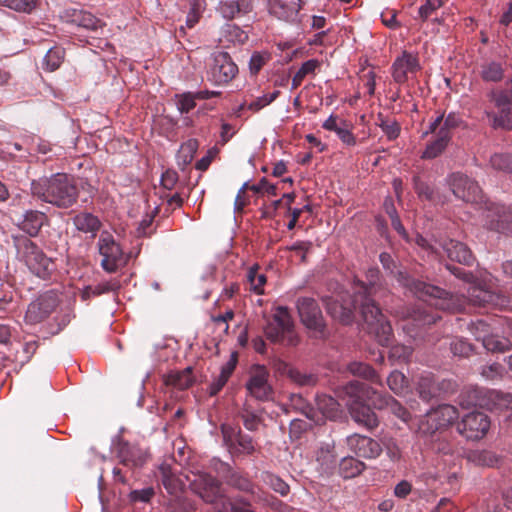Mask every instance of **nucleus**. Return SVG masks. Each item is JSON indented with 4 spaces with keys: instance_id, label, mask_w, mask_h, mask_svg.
<instances>
[{
    "instance_id": "ea45409f",
    "label": "nucleus",
    "mask_w": 512,
    "mask_h": 512,
    "mask_svg": "<svg viewBox=\"0 0 512 512\" xmlns=\"http://www.w3.org/2000/svg\"><path fill=\"white\" fill-rule=\"evenodd\" d=\"M504 71L502 64L495 61L483 63L480 67V75L484 81L499 82Z\"/></svg>"
},
{
    "instance_id": "6ab92c4d",
    "label": "nucleus",
    "mask_w": 512,
    "mask_h": 512,
    "mask_svg": "<svg viewBox=\"0 0 512 512\" xmlns=\"http://www.w3.org/2000/svg\"><path fill=\"white\" fill-rule=\"evenodd\" d=\"M421 70L419 58L411 52L404 51L392 64V77L398 84L408 81V76Z\"/></svg>"
},
{
    "instance_id": "69168bd1",
    "label": "nucleus",
    "mask_w": 512,
    "mask_h": 512,
    "mask_svg": "<svg viewBox=\"0 0 512 512\" xmlns=\"http://www.w3.org/2000/svg\"><path fill=\"white\" fill-rule=\"evenodd\" d=\"M177 99V109L180 110L182 114L189 113L196 106V98L192 92L183 93L182 95L177 96Z\"/></svg>"
},
{
    "instance_id": "79ce46f5",
    "label": "nucleus",
    "mask_w": 512,
    "mask_h": 512,
    "mask_svg": "<svg viewBox=\"0 0 512 512\" xmlns=\"http://www.w3.org/2000/svg\"><path fill=\"white\" fill-rule=\"evenodd\" d=\"M411 318L413 322H416V325L426 326L435 324L440 319V316L431 313L426 306L419 305L413 310Z\"/></svg>"
},
{
    "instance_id": "393cba45",
    "label": "nucleus",
    "mask_w": 512,
    "mask_h": 512,
    "mask_svg": "<svg viewBox=\"0 0 512 512\" xmlns=\"http://www.w3.org/2000/svg\"><path fill=\"white\" fill-rule=\"evenodd\" d=\"M300 9L301 0H295L289 4L285 0H270L268 2L269 13L284 21H293Z\"/></svg>"
},
{
    "instance_id": "3c124183",
    "label": "nucleus",
    "mask_w": 512,
    "mask_h": 512,
    "mask_svg": "<svg viewBox=\"0 0 512 512\" xmlns=\"http://www.w3.org/2000/svg\"><path fill=\"white\" fill-rule=\"evenodd\" d=\"M13 305V289L0 278V312H8Z\"/></svg>"
},
{
    "instance_id": "7c9ffc66",
    "label": "nucleus",
    "mask_w": 512,
    "mask_h": 512,
    "mask_svg": "<svg viewBox=\"0 0 512 512\" xmlns=\"http://www.w3.org/2000/svg\"><path fill=\"white\" fill-rule=\"evenodd\" d=\"M462 123L461 117L455 113L447 114L446 118L443 114L438 115L434 121L429 124L428 131L424 133L427 136L429 133L443 132L445 134H452V130L459 127Z\"/></svg>"
},
{
    "instance_id": "f704fd0d",
    "label": "nucleus",
    "mask_w": 512,
    "mask_h": 512,
    "mask_svg": "<svg viewBox=\"0 0 512 512\" xmlns=\"http://www.w3.org/2000/svg\"><path fill=\"white\" fill-rule=\"evenodd\" d=\"M316 407L323 416L330 420H336L341 416L340 404L327 394H320L315 399Z\"/></svg>"
},
{
    "instance_id": "5701e85b",
    "label": "nucleus",
    "mask_w": 512,
    "mask_h": 512,
    "mask_svg": "<svg viewBox=\"0 0 512 512\" xmlns=\"http://www.w3.org/2000/svg\"><path fill=\"white\" fill-rule=\"evenodd\" d=\"M252 10L253 2L251 0H221L217 6V12L226 20L240 18Z\"/></svg>"
},
{
    "instance_id": "473e14b6",
    "label": "nucleus",
    "mask_w": 512,
    "mask_h": 512,
    "mask_svg": "<svg viewBox=\"0 0 512 512\" xmlns=\"http://www.w3.org/2000/svg\"><path fill=\"white\" fill-rule=\"evenodd\" d=\"M434 135L433 141L428 142L422 159H434L442 154L447 148L448 143L452 139V134H445L443 132L432 133Z\"/></svg>"
},
{
    "instance_id": "6e6d98bb",
    "label": "nucleus",
    "mask_w": 512,
    "mask_h": 512,
    "mask_svg": "<svg viewBox=\"0 0 512 512\" xmlns=\"http://www.w3.org/2000/svg\"><path fill=\"white\" fill-rule=\"evenodd\" d=\"M288 379L299 386H314L317 383L315 374L303 372L296 368L290 373Z\"/></svg>"
},
{
    "instance_id": "2eb2a0df",
    "label": "nucleus",
    "mask_w": 512,
    "mask_h": 512,
    "mask_svg": "<svg viewBox=\"0 0 512 512\" xmlns=\"http://www.w3.org/2000/svg\"><path fill=\"white\" fill-rule=\"evenodd\" d=\"M58 302L57 294L51 291L38 296L36 300L28 305L25 312V322L32 325L44 322L56 310Z\"/></svg>"
},
{
    "instance_id": "a18cd8bd",
    "label": "nucleus",
    "mask_w": 512,
    "mask_h": 512,
    "mask_svg": "<svg viewBox=\"0 0 512 512\" xmlns=\"http://www.w3.org/2000/svg\"><path fill=\"white\" fill-rule=\"evenodd\" d=\"M194 383L191 368L188 367L182 372H176L169 376V384H172L177 389H188Z\"/></svg>"
},
{
    "instance_id": "de8ad7c7",
    "label": "nucleus",
    "mask_w": 512,
    "mask_h": 512,
    "mask_svg": "<svg viewBox=\"0 0 512 512\" xmlns=\"http://www.w3.org/2000/svg\"><path fill=\"white\" fill-rule=\"evenodd\" d=\"M490 164L494 170L512 173V154L494 153L491 156Z\"/></svg>"
},
{
    "instance_id": "f3484780",
    "label": "nucleus",
    "mask_w": 512,
    "mask_h": 512,
    "mask_svg": "<svg viewBox=\"0 0 512 512\" xmlns=\"http://www.w3.org/2000/svg\"><path fill=\"white\" fill-rule=\"evenodd\" d=\"M191 489L207 503H217L223 496L221 482L208 473H200L190 482Z\"/></svg>"
},
{
    "instance_id": "dca6fc26",
    "label": "nucleus",
    "mask_w": 512,
    "mask_h": 512,
    "mask_svg": "<svg viewBox=\"0 0 512 512\" xmlns=\"http://www.w3.org/2000/svg\"><path fill=\"white\" fill-rule=\"evenodd\" d=\"M296 307H298L301 323L307 329L313 330L322 336L324 332L323 317L320 306L315 299L302 297L296 302Z\"/></svg>"
},
{
    "instance_id": "e433bc0d",
    "label": "nucleus",
    "mask_w": 512,
    "mask_h": 512,
    "mask_svg": "<svg viewBox=\"0 0 512 512\" xmlns=\"http://www.w3.org/2000/svg\"><path fill=\"white\" fill-rule=\"evenodd\" d=\"M477 334L478 341H481L482 345H484L485 349L488 351L504 353L510 351L512 348L511 340L508 338L499 337L492 333L489 335Z\"/></svg>"
},
{
    "instance_id": "b1692460",
    "label": "nucleus",
    "mask_w": 512,
    "mask_h": 512,
    "mask_svg": "<svg viewBox=\"0 0 512 512\" xmlns=\"http://www.w3.org/2000/svg\"><path fill=\"white\" fill-rule=\"evenodd\" d=\"M65 19L71 24L80 26L89 31L97 32L103 29V22L101 19L96 18L91 12L82 9L71 8L65 11Z\"/></svg>"
},
{
    "instance_id": "412c9836",
    "label": "nucleus",
    "mask_w": 512,
    "mask_h": 512,
    "mask_svg": "<svg viewBox=\"0 0 512 512\" xmlns=\"http://www.w3.org/2000/svg\"><path fill=\"white\" fill-rule=\"evenodd\" d=\"M223 440L226 441L230 446L239 447V451L246 455H251L255 451L254 440L248 434H244L241 428H234L227 424H223L221 427Z\"/></svg>"
},
{
    "instance_id": "680f3d73",
    "label": "nucleus",
    "mask_w": 512,
    "mask_h": 512,
    "mask_svg": "<svg viewBox=\"0 0 512 512\" xmlns=\"http://www.w3.org/2000/svg\"><path fill=\"white\" fill-rule=\"evenodd\" d=\"M412 348L404 344H395L389 350V359L393 361L405 362L412 356Z\"/></svg>"
},
{
    "instance_id": "8fccbe9b",
    "label": "nucleus",
    "mask_w": 512,
    "mask_h": 512,
    "mask_svg": "<svg viewBox=\"0 0 512 512\" xmlns=\"http://www.w3.org/2000/svg\"><path fill=\"white\" fill-rule=\"evenodd\" d=\"M157 213V209L153 210L150 213L144 214L142 220L137 222L136 228V237L143 238L148 237L151 233L154 232L152 229V222L154 221L155 215Z\"/></svg>"
},
{
    "instance_id": "c756f323",
    "label": "nucleus",
    "mask_w": 512,
    "mask_h": 512,
    "mask_svg": "<svg viewBox=\"0 0 512 512\" xmlns=\"http://www.w3.org/2000/svg\"><path fill=\"white\" fill-rule=\"evenodd\" d=\"M218 41H220L223 47L242 45L248 41V33L236 24H226L222 26L221 36L218 38Z\"/></svg>"
},
{
    "instance_id": "49530a36",
    "label": "nucleus",
    "mask_w": 512,
    "mask_h": 512,
    "mask_svg": "<svg viewBox=\"0 0 512 512\" xmlns=\"http://www.w3.org/2000/svg\"><path fill=\"white\" fill-rule=\"evenodd\" d=\"M414 191L418 194L419 199L433 201L435 199L434 187L427 182L421 180L420 176L413 177Z\"/></svg>"
},
{
    "instance_id": "864d4df0",
    "label": "nucleus",
    "mask_w": 512,
    "mask_h": 512,
    "mask_svg": "<svg viewBox=\"0 0 512 512\" xmlns=\"http://www.w3.org/2000/svg\"><path fill=\"white\" fill-rule=\"evenodd\" d=\"M150 461L149 450L146 447L134 445L130 447V463L135 467H142Z\"/></svg>"
},
{
    "instance_id": "a19ab883",
    "label": "nucleus",
    "mask_w": 512,
    "mask_h": 512,
    "mask_svg": "<svg viewBox=\"0 0 512 512\" xmlns=\"http://www.w3.org/2000/svg\"><path fill=\"white\" fill-rule=\"evenodd\" d=\"M387 385L396 395H406L409 389L408 379L402 372H391L387 377Z\"/></svg>"
},
{
    "instance_id": "c85d7f7f",
    "label": "nucleus",
    "mask_w": 512,
    "mask_h": 512,
    "mask_svg": "<svg viewBox=\"0 0 512 512\" xmlns=\"http://www.w3.org/2000/svg\"><path fill=\"white\" fill-rule=\"evenodd\" d=\"M46 215L38 210H28L23 215V220L19 223V228L24 231L29 237H36L41 231Z\"/></svg>"
},
{
    "instance_id": "39448f33",
    "label": "nucleus",
    "mask_w": 512,
    "mask_h": 512,
    "mask_svg": "<svg viewBox=\"0 0 512 512\" xmlns=\"http://www.w3.org/2000/svg\"><path fill=\"white\" fill-rule=\"evenodd\" d=\"M14 246L17 258L25 263L31 273L42 279L50 277L55 265L36 242L26 236H16L14 237Z\"/></svg>"
},
{
    "instance_id": "aec40b11",
    "label": "nucleus",
    "mask_w": 512,
    "mask_h": 512,
    "mask_svg": "<svg viewBox=\"0 0 512 512\" xmlns=\"http://www.w3.org/2000/svg\"><path fill=\"white\" fill-rule=\"evenodd\" d=\"M98 251L102 256L101 265L105 271L113 272L117 268V262L121 260V248L112 238L109 232H102L98 240Z\"/></svg>"
},
{
    "instance_id": "9d476101",
    "label": "nucleus",
    "mask_w": 512,
    "mask_h": 512,
    "mask_svg": "<svg viewBox=\"0 0 512 512\" xmlns=\"http://www.w3.org/2000/svg\"><path fill=\"white\" fill-rule=\"evenodd\" d=\"M238 73L237 65L228 52H215L209 65L208 80L215 85L228 84Z\"/></svg>"
},
{
    "instance_id": "f8f14e48",
    "label": "nucleus",
    "mask_w": 512,
    "mask_h": 512,
    "mask_svg": "<svg viewBox=\"0 0 512 512\" xmlns=\"http://www.w3.org/2000/svg\"><path fill=\"white\" fill-rule=\"evenodd\" d=\"M488 98L498 108V113L485 109V114L492 121L493 128H512V103L511 97L506 92L491 91Z\"/></svg>"
},
{
    "instance_id": "4d7b16f0",
    "label": "nucleus",
    "mask_w": 512,
    "mask_h": 512,
    "mask_svg": "<svg viewBox=\"0 0 512 512\" xmlns=\"http://www.w3.org/2000/svg\"><path fill=\"white\" fill-rule=\"evenodd\" d=\"M270 60V54L267 52H255L249 60L250 74L257 75Z\"/></svg>"
},
{
    "instance_id": "0eeeda50",
    "label": "nucleus",
    "mask_w": 512,
    "mask_h": 512,
    "mask_svg": "<svg viewBox=\"0 0 512 512\" xmlns=\"http://www.w3.org/2000/svg\"><path fill=\"white\" fill-rule=\"evenodd\" d=\"M459 417V412L451 405H440L428 411L419 421L422 435H433L440 429H446Z\"/></svg>"
},
{
    "instance_id": "5fc2aeb1",
    "label": "nucleus",
    "mask_w": 512,
    "mask_h": 512,
    "mask_svg": "<svg viewBox=\"0 0 512 512\" xmlns=\"http://www.w3.org/2000/svg\"><path fill=\"white\" fill-rule=\"evenodd\" d=\"M247 278L250 283V289H252L255 294L262 295L264 284L267 282V277L264 276V274L259 273L256 268H250Z\"/></svg>"
},
{
    "instance_id": "338daca9",
    "label": "nucleus",
    "mask_w": 512,
    "mask_h": 512,
    "mask_svg": "<svg viewBox=\"0 0 512 512\" xmlns=\"http://www.w3.org/2000/svg\"><path fill=\"white\" fill-rule=\"evenodd\" d=\"M442 0H426L419 8V17L422 21L428 20L434 12L442 7Z\"/></svg>"
},
{
    "instance_id": "603ef678",
    "label": "nucleus",
    "mask_w": 512,
    "mask_h": 512,
    "mask_svg": "<svg viewBox=\"0 0 512 512\" xmlns=\"http://www.w3.org/2000/svg\"><path fill=\"white\" fill-rule=\"evenodd\" d=\"M379 121L378 125L389 141H393L399 137L401 127L397 121L385 119L381 114L379 115Z\"/></svg>"
},
{
    "instance_id": "f03ea898",
    "label": "nucleus",
    "mask_w": 512,
    "mask_h": 512,
    "mask_svg": "<svg viewBox=\"0 0 512 512\" xmlns=\"http://www.w3.org/2000/svg\"><path fill=\"white\" fill-rule=\"evenodd\" d=\"M365 282L355 286L354 293L361 300V317L364 320L362 328L382 346H388L393 339V329L375 303L373 296L381 289L380 271L378 268H369L366 272Z\"/></svg>"
},
{
    "instance_id": "f257e3e1",
    "label": "nucleus",
    "mask_w": 512,
    "mask_h": 512,
    "mask_svg": "<svg viewBox=\"0 0 512 512\" xmlns=\"http://www.w3.org/2000/svg\"><path fill=\"white\" fill-rule=\"evenodd\" d=\"M380 263L385 270L394 275L396 281L403 285L410 293L428 303L435 309L448 312H464L468 306L478 308H497L506 309L511 305V299L487 288L486 284L474 279L471 272L456 266H447V269L459 278L470 284L467 288V296L450 294L440 287L433 286L413 278L405 271L397 269L392 255L381 253Z\"/></svg>"
},
{
    "instance_id": "cd10ccee",
    "label": "nucleus",
    "mask_w": 512,
    "mask_h": 512,
    "mask_svg": "<svg viewBox=\"0 0 512 512\" xmlns=\"http://www.w3.org/2000/svg\"><path fill=\"white\" fill-rule=\"evenodd\" d=\"M448 385L447 382L436 383L433 375L429 372L422 374L418 382V392L421 399L430 401L440 395L442 389Z\"/></svg>"
},
{
    "instance_id": "4c0bfd02",
    "label": "nucleus",
    "mask_w": 512,
    "mask_h": 512,
    "mask_svg": "<svg viewBox=\"0 0 512 512\" xmlns=\"http://www.w3.org/2000/svg\"><path fill=\"white\" fill-rule=\"evenodd\" d=\"M65 59V50L61 46L50 47L48 52L45 53L42 61V69L46 72H53L58 70L63 64Z\"/></svg>"
},
{
    "instance_id": "e2e57ef3",
    "label": "nucleus",
    "mask_w": 512,
    "mask_h": 512,
    "mask_svg": "<svg viewBox=\"0 0 512 512\" xmlns=\"http://www.w3.org/2000/svg\"><path fill=\"white\" fill-rule=\"evenodd\" d=\"M155 496V490L153 486H148L142 490H130L129 500L131 503L150 502L151 498Z\"/></svg>"
},
{
    "instance_id": "a211bd4d",
    "label": "nucleus",
    "mask_w": 512,
    "mask_h": 512,
    "mask_svg": "<svg viewBox=\"0 0 512 512\" xmlns=\"http://www.w3.org/2000/svg\"><path fill=\"white\" fill-rule=\"evenodd\" d=\"M348 449L356 455L365 459L380 457L382 447L376 440L361 434L349 435L346 439Z\"/></svg>"
},
{
    "instance_id": "9b49d317",
    "label": "nucleus",
    "mask_w": 512,
    "mask_h": 512,
    "mask_svg": "<svg viewBox=\"0 0 512 512\" xmlns=\"http://www.w3.org/2000/svg\"><path fill=\"white\" fill-rule=\"evenodd\" d=\"M491 421L483 412H470L456 424V430L468 441H479L485 437Z\"/></svg>"
},
{
    "instance_id": "58836bf2",
    "label": "nucleus",
    "mask_w": 512,
    "mask_h": 512,
    "mask_svg": "<svg viewBox=\"0 0 512 512\" xmlns=\"http://www.w3.org/2000/svg\"><path fill=\"white\" fill-rule=\"evenodd\" d=\"M365 469L366 464L353 456L343 457L339 464V473L345 479H352L360 475Z\"/></svg>"
},
{
    "instance_id": "a878e982",
    "label": "nucleus",
    "mask_w": 512,
    "mask_h": 512,
    "mask_svg": "<svg viewBox=\"0 0 512 512\" xmlns=\"http://www.w3.org/2000/svg\"><path fill=\"white\" fill-rule=\"evenodd\" d=\"M238 361V354L236 351L232 352L229 356V360L224 363L221 367V372L218 374L216 379L209 384L208 393L210 396H215L221 391L224 385L227 384L230 377L233 375Z\"/></svg>"
},
{
    "instance_id": "4468645a",
    "label": "nucleus",
    "mask_w": 512,
    "mask_h": 512,
    "mask_svg": "<svg viewBox=\"0 0 512 512\" xmlns=\"http://www.w3.org/2000/svg\"><path fill=\"white\" fill-rule=\"evenodd\" d=\"M484 221L488 230L512 234V209L504 204L487 205Z\"/></svg>"
},
{
    "instance_id": "bf43d9fd",
    "label": "nucleus",
    "mask_w": 512,
    "mask_h": 512,
    "mask_svg": "<svg viewBox=\"0 0 512 512\" xmlns=\"http://www.w3.org/2000/svg\"><path fill=\"white\" fill-rule=\"evenodd\" d=\"M203 9L204 0H192L190 2V8L186 20L188 28H192L198 23V20L201 19Z\"/></svg>"
},
{
    "instance_id": "1a4fd4ad",
    "label": "nucleus",
    "mask_w": 512,
    "mask_h": 512,
    "mask_svg": "<svg viewBox=\"0 0 512 512\" xmlns=\"http://www.w3.org/2000/svg\"><path fill=\"white\" fill-rule=\"evenodd\" d=\"M361 311V300L354 293L353 297L336 296L326 299V310L331 318L348 325L354 321V311Z\"/></svg>"
},
{
    "instance_id": "2f4dec72",
    "label": "nucleus",
    "mask_w": 512,
    "mask_h": 512,
    "mask_svg": "<svg viewBox=\"0 0 512 512\" xmlns=\"http://www.w3.org/2000/svg\"><path fill=\"white\" fill-rule=\"evenodd\" d=\"M74 225L77 230L82 233H90L91 237H95L96 233L101 229V220L96 215L89 212H81L74 217Z\"/></svg>"
},
{
    "instance_id": "0e129e2a",
    "label": "nucleus",
    "mask_w": 512,
    "mask_h": 512,
    "mask_svg": "<svg viewBox=\"0 0 512 512\" xmlns=\"http://www.w3.org/2000/svg\"><path fill=\"white\" fill-rule=\"evenodd\" d=\"M451 351L454 356L468 357L472 354L473 347L471 343L461 338H456L451 343Z\"/></svg>"
},
{
    "instance_id": "7ed1b4c3",
    "label": "nucleus",
    "mask_w": 512,
    "mask_h": 512,
    "mask_svg": "<svg viewBox=\"0 0 512 512\" xmlns=\"http://www.w3.org/2000/svg\"><path fill=\"white\" fill-rule=\"evenodd\" d=\"M32 196L58 208L68 209L76 204L78 188L72 177L57 173L49 178L31 182Z\"/></svg>"
},
{
    "instance_id": "4be33fe9",
    "label": "nucleus",
    "mask_w": 512,
    "mask_h": 512,
    "mask_svg": "<svg viewBox=\"0 0 512 512\" xmlns=\"http://www.w3.org/2000/svg\"><path fill=\"white\" fill-rule=\"evenodd\" d=\"M439 246L443 249L451 261L459 262L462 265L471 266L474 262V256L466 244L454 239H444L439 241Z\"/></svg>"
},
{
    "instance_id": "052dcab7",
    "label": "nucleus",
    "mask_w": 512,
    "mask_h": 512,
    "mask_svg": "<svg viewBox=\"0 0 512 512\" xmlns=\"http://www.w3.org/2000/svg\"><path fill=\"white\" fill-rule=\"evenodd\" d=\"M280 96V91H274L272 93L263 95L262 97L257 98L254 101L249 102L247 105V109L257 112L262 110L264 107L270 105Z\"/></svg>"
},
{
    "instance_id": "774afa93",
    "label": "nucleus",
    "mask_w": 512,
    "mask_h": 512,
    "mask_svg": "<svg viewBox=\"0 0 512 512\" xmlns=\"http://www.w3.org/2000/svg\"><path fill=\"white\" fill-rule=\"evenodd\" d=\"M267 483L271 489H273L275 492L280 494L282 497H285L288 495L289 485L285 481H283L281 477H278L273 474H269Z\"/></svg>"
},
{
    "instance_id": "bb28decb",
    "label": "nucleus",
    "mask_w": 512,
    "mask_h": 512,
    "mask_svg": "<svg viewBox=\"0 0 512 512\" xmlns=\"http://www.w3.org/2000/svg\"><path fill=\"white\" fill-rule=\"evenodd\" d=\"M376 400L373 401V406L376 409H387L391 413L394 414V416L400 418L405 423H407L410 419V413L406 409L405 406H402L398 400L393 398L392 396L388 394H379L376 395Z\"/></svg>"
},
{
    "instance_id": "09e8293b",
    "label": "nucleus",
    "mask_w": 512,
    "mask_h": 512,
    "mask_svg": "<svg viewBox=\"0 0 512 512\" xmlns=\"http://www.w3.org/2000/svg\"><path fill=\"white\" fill-rule=\"evenodd\" d=\"M121 434H123V430L121 431ZM121 434L117 435V437L112 440L111 452L120 459L121 464L126 466L128 463V444L123 440V436Z\"/></svg>"
},
{
    "instance_id": "423d86ee",
    "label": "nucleus",
    "mask_w": 512,
    "mask_h": 512,
    "mask_svg": "<svg viewBox=\"0 0 512 512\" xmlns=\"http://www.w3.org/2000/svg\"><path fill=\"white\" fill-rule=\"evenodd\" d=\"M264 334L275 344L297 346L300 342V338L295 332L293 318L287 307L283 306L276 307L272 318L264 327Z\"/></svg>"
},
{
    "instance_id": "72a5a7b5",
    "label": "nucleus",
    "mask_w": 512,
    "mask_h": 512,
    "mask_svg": "<svg viewBox=\"0 0 512 512\" xmlns=\"http://www.w3.org/2000/svg\"><path fill=\"white\" fill-rule=\"evenodd\" d=\"M224 470H226V473L223 474V479L227 485L239 491L253 493L254 484L247 476L230 469L229 466H224Z\"/></svg>"
},
{
    "instance_id": "6e6552de",
    "label": "nucleus",
    "mask_w": 512,
    "mask_h": 512,
    "mask_svg": "<svg viewBox=\"0 0 512 512\" xmlns=\"http://www.w3.org/2000/svg\"><path fill=\"white\" fill-rule=\"evenodd\" d=\"M248 395L257 401H269L273 399L274 389L269 383V372L266 366L255 364L249 369L246 384Z\"/></svg>"
},
{
    "instance_id": "c03bdc74",
    "label": "nucleus",
    "mask_w": 512,
    "mask_h": 512,
    "mask_svg": "<svg viewBox=\"0 0 512 512\" xmlns=\"http://www.w3.org/2000/svg\"><path fill=\"white\" fill-rule=\"evenodd\" d=\"M158 470H160L162 485L164 488H166L169 494H175L178 490V479L172 472L170 465L163 463Z\"/></svg>"
},
{
    "instance_id": "20e7f679",
    "label": "nucleus",
    "mask_w": 512,
    "mask_h": 512,
    "mask_svg": "<svg viewBox=\"0 0 512 512\" xmlns=\"http://www.w3.org/2000/svg\"><path fill=\"white\" fill-rule=\"evenodd\" d=\"M342 395L347 399L346 405L354 421L368 429L379 425L375 413L368 405V402L373 405V401H377V392L369 385L358 380L350 381L343 386Z\"/></svg>"
},
{
    "instance_id": "37998d69",
    "label": "nucleus",
    "mask_w": 512,
    "mask_h": 512,
    "mask_svg": "<svg viewBox=\"0 0 512 512\" xmlns=\"http://www.w3.org/2000/svg\"><path fill=\"white\" fill-rule=\"evenodd\" d=\"M0 6L18 13H32L38 6V0H0Z\"/></svg>"
},
{
    "instance_id": "ddd939ff",
    "label": "nucleus",
    "mask_w": 512,
    "mask_h": 512,
    "mask_svg": "<svg viewBox=\"0 0 512 512\" xmlns=\"http://www.w3.org/2000/svg\"><path fill=\"white\" fill-rule=\"evenodd\" d=\"M448 185L455 197L465 202L479 203L483 199L481 188L477 181L460 172L448 177Z\"/></svg>"
},
{
    "instance_id": "13d9d810",
    "label": "nucleus",
    "mask_w": 512,
    "mask_h": 512,
    "mask_svg": "<svg viewBox=\"0 0 512 512\" xmlns=\"http://www.w3.org/2000/svg\"><path fill=\"white\" fill-rule=\"evenodd\" d=\"M468 460L475 465L492 467L495 463V457L486 450L473 451L468 455Z\"/></svg>"
},
{
    "instance_id": "c9c22d12",
    "label": "nucleus",
    "mask_w": 512,
    "mask_h": 512,
    "mask_svg": "<svg viewBox=\"0 0 512 512\" xmlns=\"http://www.w3.org/2000/svg\"><path fill=\"white\" fill-rule=\"evenodd\" d=\"M347 371L356 377L368 380L372 384H379L382 386L379 374L375 372L373 367L364 362L352 361L347 365Z\"/></svg>"
}]
</instances>
